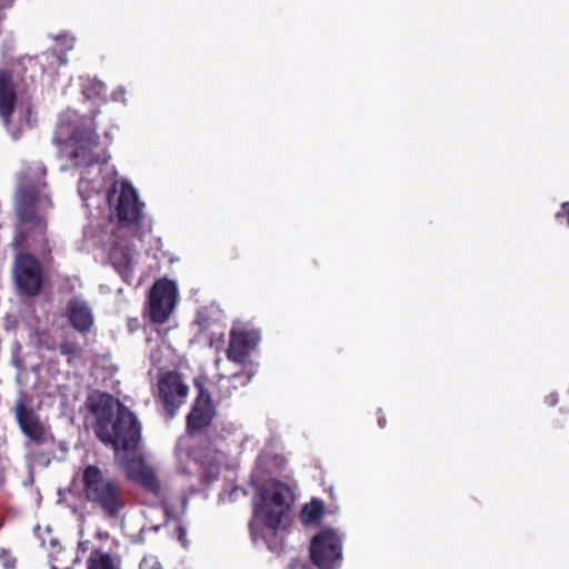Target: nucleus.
I'll list each match as a JSON object with an SVG mask.
<instances>
[{
	"label": "nucleus",
	"instance_id": "obj_13",
	"mask_svg": "<svg viewBox=\"0 0 569 569\" xmlns=\"http://www.w3.org/2000/svg\"><path fill=\"white\" fill-rule=\"evenodd\" d=\"M16 417L21 431L28 438L26 447H29L31 443L42 446L53 439L51 432L31 408L26 407L23 403H18Z\"/></svg>",
	"mask_w": 569,
	"mask_h": 569
},
{
	"label": "nucleus",
	"instance_id": "obj_25",
	"mask_svg": "<svg viewBox=\"0 0 569 569\" xmlns=\"http://www.w3.org/2000/svg\"><path fill=\"white\" fill-rule=\"evenodd\" d=\"M377 419L380 428H385L387 426V419L381 409H378L377 411Z\"/></svg>",
	"mask_w": 569,
	"mask_h": 569
},
{
	"label": "nucleus",
	"instance_id": "obj_16",
	"mask_svg": "<svg viewBox=\"0 0 569 569\" xmlns=\"http://www.w3.org/2000/svg\"><path fill=\"white\" fill-rule=\"evenodd\" d=\"M108 259L122 280L130 283L133 278V249L121 241L110 248Z\"/></svg>",
	"mask_w": 569,
	"mask_h": 569
},
{
	"label": "nucleus",
	"instance_id": "obj_9",
	"mask_svg": "<svg viewBox=\"0 0 569 569\" xmlns=\"http://www.w3.org/2000/svg\"><path fill=\"white\" fill-rule=\"evenodd\" d=\"M13 279L18 290L27 297H37L43 287L42 268L37 257L21 251L14 257L12 268Z\"/></svg>",
	"mask_w": 569,
	"mask_h": 569
},
{
	"label": "nucleus",
	"instance_id": "obj_24",
	"mask_svg": "<svg viewBox=\"0 0 569 569\" xmlns=\"http://www.w3.org/2000/svg\"><path fill=\"white\" fill-rule=\"evenodd\" d=\"M176 536H177V539L179 540V542L183 547H188L187 530H186V528L183 526L179 525L176 528Z\"/></svg>",
	"mask_w": 569,
	"mask_h": 569
},
{
	"label": "nucleus",
	"instance_id": "obj_10",
	"mask_svg": "<svg viewBox=\"0 0 569 569\" xmlns=\"http://www.w3.org/2000/svg\"><path fill=\"white\" fill-rule=\"evenodd\" d=\"M108 200L119 224L128 227L141 221L143 203L139 201L138 193L131 183L121 182L119 190L113 184Z\"/></svg>",
	"mask_w": 569,
	"mask_h": 569
},
{
	"label": "nucleus",
	"instance_id": "obj_15",
	"mask_svg": "<svg viewBox=\"0 0 569 569\" xmlns=\"http://www.w3.org/2000/svg\"><path fill=\"white\" fill-rule=\"evenodd\" d=\"M260 333L253 329L232 330L227 349V358L236 363L243 365L251 351L258 346Z\"/></svg>",
	"mask_w": 569,
	"mask_h": 569
},
{
	"label": "nucleus",
	"instance_id": "obj_23",
	"mask_svg": "<svg viewBox=\"0 0 569 569\" xmlns=\"http://www.w3.org/2000/svg\"><path fill=\"white\" fill-rule=\"evenodd\" d=\"M555 217L559 223H563V221H566L569 227V202H563Z\"/></svg>",
	"mask_w": 569,
	"mask_h": 569
},
{
	"label": "nucleus",
	"instance_id": "obj_20",
	"mask_svg": "<svg viewBox=\"0 0 569 569\" xmlns=\"http://www.w3.org/2000/svg\"><path fill=\"white\" fill-rule=\"evenodd\" d=\"M57 41L59 42V46H61L60 49H54L57 62L59 66H64L68 62L66 53L73 48L74 38L64 34L57 37Z\"/></svg>",
	"mask_w": 569,
	"mask_h": 569
},
{
	"label": "nucleus",
	"instance_id": "obj_5",
	"mask_svg": "<svg viewBox=\"0 0 569 569\" xmlns=\"http://www.w3.org/2000/svg\"><path fill=\"white\" fill-rule=\"evenodd\" d=\"M0 120L14 140L36 122L31 104L17 108V86L13 71L8 68L0 69Z\"/></svg>",
	"mask_w": 569,
	"mask_h": 569
},
{
	"label": "nucleus",
	"instance_id": "obj_14",
	"mask_svg": "<svg viewBox=\"0 0 569 569\" xmlns=\"http://www.w3.org/2000/svg\"><path fill=\"white\" fill-rule=\"evenodd\" d=\"M121 466L123 467L127 479L139 485L153 496L160 497V480L153 469L147 466L142 459L129 460L126 457H122Z\"/></svg>",
	"mask_w": 569,
	"mask_h": 569
},
{
	"label": "nucleus",
	"instance_id": "obj_12",
	"mask_svg": "<svg viewBox=\"0 0 569 569\" xmlns=\"http://www.w3.org/2000/svg\"><path fill=\"white\" fill-rule=\"evenodd\" d=\"M177 302L174 281L163 278L153 283L148 299L149 319L154 325L166 323L172 315Z\"/></svg>",
	"mask_w": 569,
	"mask_h": 569
},
{
	"label": "nucleus",
	"instance_id": "obj_3",
	"mask_svg": "<svg viewBox=\"0 0 569 569\" xmlns=\"http://www.w3.org/2000/svg\"><path fill=\"white\" fill-rule=\"evenodd\" d=\"M80 482L84 500L106 519H118L126 510L128 498L123 486L98 465L84 466Z\"/></svg>",
	"mask_w": 569,
	"mask_h": 569
},
{
	"label": "nucleus",
	"instance_id": "obj_21",
	"mask_svg": "<svg viewBox=\"0 0 569 569\" xmlns=\"http://www.w3.org/2000/svg\"><path fill=\"white\" fill-rule=\"evenodd\" d=\"M59 352L62 356L79 357L81 355V347L76 341L63 340L58 346Z\"/></svg>",
	"mask_w": 569,
	"mask_h": 569
},
{
	"label": "nucleus",
	"instance_id": "obj_27",
	"mask_svg": "<svg viewBox=\"0 0 569 569\" xmlns=\"http://www.w3.org/2000/svg\"><path fill=\"white\" fill-rule=\"evenodd\" d=\"M249 528H250L251 531L253 530V522L252 521L249 523Z\"/></svg>",
	"mask_w": 569,
	"mask_h": 569
},
{
	"label": "nucleus",
	"instance_id": "obj_8",
	"mask_svg": "<svg viewBox=\"0 0 569 569\" xmlns=\"http://www.w3.org/2000/svg\"><path fill=\"white\" fill-rule=\"evenodd\" d=\"M189 386L183 381L182 375L168 370L160 375L156 401L161 406L163 415L171 420L179 408L186 402Z\"/></svg>",
	"mask_w": 569,
	"mask_h": 569
},
{
	"label": "nucleus",
	"instance_id": "obj_19",
	"mask_svg": "<svg viewBox=\"0 0 569 569\" xmlns=\"http://www.w3.org/2000/svg\"><path fill=\"white\" fill-rule=\"evenodd\" d=\"M325 513V505L319 499H312L309 503L305 505L301 511V519L306 523L318 522Z\"/></svg>",
	"mask_w": 569,
	"mask_h": 569
},
{
	"label": "nucleus",
	"instance_id": "obj_22",
	"mask_svg": "<svg viewBox=\"0 0 569 569\" xmlns=\"http://www.w3.org/2000/svg\"><path fill=\"white\" fill-rule=\"evenodd\" d=\"M229 381L232 383L233 388H238V386L246 387L251 381V375L247 372H238L233 373Z\"/></svg>",
	"mask_w": 569,
	"mask_h": 569
},
{
	"label": "nucleus",
	"instance_id": "obj_11",
	"mask_svg": "<svg viewBox=\"0 0 569 569\" xmlns=\"http://www.w3.org/2000/svg\"><path fill=\"white\" fill-rule=\"evenodd\" d=\"M310 557L319 569H337L342 557V540L331 528L320 530L311 540Z\"/></svg>",
	"mask_w": 569,
	"mask_h": 569
},
{
	"label": "nucleus",
	"instance_id": "obj_26",
	"mask_svg": "<svg viewBox=\"0 0 569 569\" xmlns=\"http://www.w3.org/2000/svg\"><path fill=\"white\" fill-rule=\"evenodd\" d=\"M290 569H312V567L308 563H302V565L292 566Z\"/></svg>",
	"mask_w": 569,
	"mask_h": 569
},
{
	"label": "nucleus",
	"instance_id": "obj_1",
	"mask_svg": "<svg viewBox=\"0 0 569 569\" xmlns=\"http://www.w3.org/2000/svg\"><path fill=\"white\" fill-rule=\"evenodd\" d=\"M43 166L29 167L20 177L14 194L16 222L10 247L31 252L43 259L51 256L53 243L49 238L47 210L53 207Z\"/></svg>",
	"mask_w": 569,
	"mask_h": 569
},
{
	"label": "nucleus",
	"instance_id": "obj_28",
	"mask_svg": "<svg viewBox=\"0 0 569 569\" xmlns=\"http://www.w3.org/2000/svg\"><path fill=\"white\" fill-rule=\"evenodd\" d=\"M101 87H102L101 84H98V86H94L92 89H93V90H96V88L101 89Z\"/></svg>",
	"mask_w": 569,
	"mask_h": 569
},
{
	"label": "nucleus",
	"instance_id": "obj_17",
	"mask_svg": "<svg viewBox=\"0 0 569 569\" xmlns=\"http://www.w3.org/2000/svg\"><path fill=\"white\" fill-rule=\"evenodd\" d=\"M66 317L70 326L81 335L90 332L94 323L92 311L87 302L71 299L66 309Z\"/></svg>",
	"mask_w": 569,
	"mask_h": 569
},
{
	"label": "nucleus",
	"instance_id": "obj_29",
	"mask_svg": "<svg viewBox=\"0 0 569 569\" xmlns=\"http://www.w3.org/2000/svg\"><path fill=\"white\" fill-rule=\"evenodd\" d=\"M48 349H50V350H54V346H51V347H50V346H48Z\"/></svg>",
	"mask_w": 569,
	"mask_h": 569
},
{
	"label": "nucleus",
	"instance_id": "obj_7",
	"mask_svg": "<svg viewBox=\"0 0 569 569\" xmlns=\"http://www.w3.org/2000/svg\"><path fill=\"white\" fill-rule=\"evenodd\" d=\"M194 386L198 393L186 417V431L192 438L208 435L217 416V408L210 391L199 380H194Z\"/></svg>",
	"mask_w": 569,
	"mask_h": 569
},
{
	"label": "nucleus",
	"instance_id": "obj_2",
	"mask_svg": "<svg viewBox=\"0 0 569 569\" xmlns=\"http://www.w3.org/2000/svg\"><path fill=\"white\" fill-rule=\"evenodd\" d=\"M96 416L94 433L106 446L124 455L136 452L141 441V427L136 415L124 405L103 393L91 408Z\"/></svg>",
	"mask_w": 569,
	"mask_h": 569
},
{
	"label": "nucleus",
	"instance_id": "obj_4",
	"mask_svg": "<svg viewBox=\"0 0 569 569\" xmlns=\"http://www.w3.org/2000/svg\"><path fill=\"white\" fill-rule=\"evenodd\" d=\"M53 142L67 153L73 167H91L99 162V136L93 122L71 129L69 120L57 126Z\"/></svg>",
	"mask_w": 569,
	"mask_h": 569
},
{
	"label": "nucleus",
	"instance_id": "obj_6",
	"mask_svg": "<svg viewBox=\"0 0 569 569\" xmlns=\"http://www.w3.org/2000/svg\"><path fill=\"white\" fill-rule=\"evenodd\" d=\"M260 498L261 503L256 507L254 517L271 530L284 528L293 499L291 488L280 480L271 479L262 487Z\"/></svg>",
	"mask_w": 569,
	"mask_h": 569
},
{
	"label": "nucleus",
	"instance_id": "obj_18",
	"mask_svg": "<svg viewBox=\"0 0 569 569\" xmlns=\"http://www.w3.org/2000/svg\"><path fill=\"white\" fill-rule=\"evenodd\" d=\"M87 569H120V566L109 552L96 548L87 559Z\"/></svg>",
	"mask_w": 569,
	"mask_h": 569
}]
</instances>
